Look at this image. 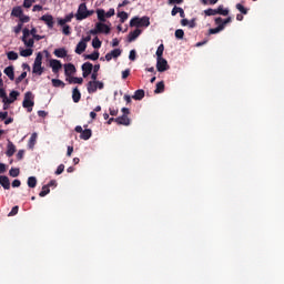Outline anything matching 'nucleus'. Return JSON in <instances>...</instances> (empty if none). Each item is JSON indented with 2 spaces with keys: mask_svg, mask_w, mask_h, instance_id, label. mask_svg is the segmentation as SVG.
Segmentation results:
<instances>
[{
  "mask_svg": "<svg viewBox=\"0 0 284 284\" xmlns=\"http://www.w3.org/2000/svg\"><path fill=\"white\" fill-rule=\"evenodd\" d=\"M223 29V24H220L219 27L214 28V29H210L209 30V34H219V32H221Z\"/></svg>",
  "mask_w": 284,
  "mask_h": 284,
  "instance_id": "473e14b6",
  "label": "nucleus"
},
{
  "mask_svg": "<svg viewBox=\"0 0 284 284\" xmlns=\"http://www.w3.org/2000/svg\"><path fill=\"white\" fill-rule=\"evenodd\" d=\"M106 19H110V17H114V9H110L106 13H104Z\"/></svg>",
  "mask_w": 284,
  "mask_h": 284,
  "instance_id": "13d9d810",
  "label": "nucleus"
},
{
  "mask_svg": "<svg viewBox=\"0 0 284 284\" xmlns=\"http://www.w3.org/2000/svg\"><path fill=\"white\" fill-rule=\"evenodd\" d=\"M20 57H32V49H24L20 51Z\"/></svg>",
  "mask_w": 284,
  "mask_h": 284,
  "instance_id": "58836bf2",
  "label": "nucleus"
},
{
  "mask_svg": "<svg viewBox=\"0 0 284 284\" xmlns=\"http://www.w3.org/2000/svg\"><path fill=\"white\" fill-rule=\"evenodd\" d=\"M37 133H32L30 140H29V148L32 150L34 148V144L37 143Z\"/></svg>",
  "mask_w": 284,
  "mask_h": 284,
  "instance_id": "7c9ffc66",
  "label": "nucleus"
},
{
  "mask_svg": "<svg viewBox=\"0 0 284 284\" xmlns=\"http://www.w3.org/2000/svg\"><path fill=\"white\" fill-rule=\"evenodd\" d=\"M8 150H7V156H13L14 152H17V149L12 142L9 141L8 143Z\"/></svg>",
  "mask_w": 284,
  "mask_h": 284,
  "instance_id": "4be33fe9",
  "label": "nucleus"
},
{
  "mask_svg": "<svg viewBox=\"0 0 284 284\" xmlns=\"http://www.w3.org/2000/svg\"><path fill=\"white\" fill-rule=\"evenodd\" d=\"M163 90H165V84L163 82H159L156 84V89H155V94H161V92H163Z\"/></svg>",
  "mask_w": 284,
  "mask_h": 284,
  "instance_id": "2f4dec72",
  "label": "nucleus"
},
{
  "mask_svg": "<svg viewBox=\"0 0 284 284\" xmlns=\"http://www.w3.org/2000/svg\"><path fill=\"white\" fill-rule=\"evenodd\" d=\"M129 59H130V61H135V59H136V51L131 50L130 54H129Z\"/></svg>",
  "mask_w": 284,
  "mask_h": 284,
  "instance_id": "864d4df0",
  "label": "nucleus"
},
{
  "mask_svg": "<svg viewBox=\"0 0 284 284\" xmlns=\"http://www.w3.org/2000/svg\"><path fill=\"white\" fill-rule=\"evenodd\" d=\"M118 125H130V118L128 115H122L115 119Z\"/></svg>",
  "mask_w": 284,
  "mask_h": 284,
  "instance_id": "ddd939ff",
  "label": "nucleus"
},
{
  "mask_svg": "<svg viewBox=\"0 0 284 284\" xmlns=\"http://www.w3.org/2000/svg\"><path fill=\"white\" fill-rule=\"evenodd\" d=\"M204 14H206V17H215L216 9H206L204 10Z\"/></svg>",
  "mask_w": 284,
  "mask_h": 284,
  "instance_id": "79ce46f5",
  "label": "nucleus"
},
{
  "mask_svg": "<svg viewBox=\"0 0 284 284\" xmlns=\"http://www.w3.org/2000/svg\"><path fill=\"white\" fill-rule=\"evenodd\" d=\"M53 88H65V83L59 79H52Z\"/></svg>",
  "mask_w": 284,
  "mask_h": 284,
  "instance_id": "cd10ccee",
  "label": "nucleus"
},
{
  "mask_svg": "<svg viewBox=\"0 0 284 284\" xmlns=\"http://www.w3.org/2000/svg\"><path fill=\"white\" fill-rule=\"evenodd\" d=\"M9 61H17L19 59V54L14 51H10L8 54H7Z\"/></svg>",
  "mask_w": 284,
  "mask_h": 284,
  "instance_id": "c756f323",
  "label": "nucleus"
},
{
  "mask_svg": "<svg viewBox=\"0 0 284 284\" xmlns=\"http://www.w3.org/2000/svg\"><path fill=\"white\" fill-rule=\"evenodd\" d=\"M215 12L216 14H222V17H227V14H230V11L227 9H223V6L215 9Z\"/></svg>",
  "mask_w": 284,
  "mask_h": 284,
  "instance_id": "bb28decb",
  "label": "nucleus"
},
{
  "mask_svg": "<svg viewBox=\"0 0 284 284\" xmlns=\"http://www.w3.org/2000/svg\"><path fill=\"white\" fill-rule=\"evenodd\" d=\"M168 60L160 58L156 62V70L158 72H165V70H169Z\"/></svg>",
  "mask_w": 284,
  "mask_h": 284,
  "instance_id": "0eeeda50",
  "label": "nucleus"
},
{
  "mask_svg": "<svg viewBox=\"0 0 284 284\" xmlns=\"http://www.w3.org/2000/svg\"><path fill=\"white\" fill-rule=\"evenodd\" d=\"M118 57H121V49H114L111 52L105 54L106 61H112V59H116Z\"/></svg>",
  "mask_w": 284,
  "mask_h": 284,
  "instance_id": "9b49d317",
  "label": "nucleus"
},
{
  "mask_svg": "<svg viewBox=\"0 0 284 284\" xmlns=\"http://www.w3.org/2000/svg\"><path fill=\"white\" fill-rule=\"evenodd\" d=\"M118 17H119L121 23H124L125 20L128 19V12L122 11V12L118 13Z\"/></svg>",
  "mask_w": 284,
  "mask_h": 284,
  "instance_id": "ea45409f",
  "label": "nucleus"
},
{
  "mask_svg": "<svg viewBox=\"0 0 284 284\" xmlns=\"http://www.w3.org/2000/svg\"><path fill=\"white\" fill-rule=\"evenodd\" d=\"M14 214H19V206H13L9 213V216H14Z\"/></svg>",
  "mask_w": 284,
  "mask_h": 284,
  "instance_id": "6e6d98bb",
  "label": "nucleus"
},
{
  "mask_svg": "<svg viewBox=\"0 0 284 284\" xmlns=\"http://www.w3.org/2000/svg\"><path fill=\"white\" fill-rule=\"evenodd\" d=\"M77 72V67L72 63L64 64V74L65 77H72Z\"/></svg>",
  "mask_w": 284,
  "mask_h": 284,
  "instance_id": "9d476101",
  "label": "nucleus"
},
{
  "mask_svg": "<svg viewBox=\"0 0 284 284\" xmlns=\"http://www.w3.org/2000/svg\"><path fill=\"white\" fill-rule=\"evenodd\" d=\"M143 97H145V91H143L142 89L136 90L134 95L132 97V99H134L135 101H141V99H143Z\"/></svg>",
  "mask_w": 284,
  "mask_h": 284,
  "instance_id": "b1692460",
  "label": "nucleus"
},
{
  "mask_svg": "<svg viewBox=\"0 0 284 284\" xmlns=\"http://www.w3.org/2000/svg\"><path fill=\"white\" fill-rule=\"evenodd\" d=\"M72 19H74V13H70V14L65 16L64 19H59L58 23H59V26H65V23H70V21H72Z\"/></svg>",
  "mask_w": 284,
  "mask_h": 284,
  "instance_id": "dca6fc26",
  "label": "nucleus"
},
{
  "mask_svg": "<svg viewBox=\"0 0 284 284\" xmlns=\"http://www.w3.org/2000/svg\"><path fill=\"white\" fill-rule=\"evenodd\" d=\"M90 136H92V130L90 129L83 130L82 133L80 134V139H82L83 141H88Z\"/></svg>",
  "mask_w": 284,
  "mask_h": 284,
  "instance_id": "5701e85b",
  "label": "nucleus"
},
{
  "mask_svg": "<svg viewBox=\"0 0 284 284\" xmlns=\"http://www.w3.org/2000/svg\"><path fill=\"white\" fill-rule=\"evenodd\" d=\"M47 194H50V189L44 185L42 187V191L40 192L39 196H47Z\"/></svg>",
  "mask_w": 284,
  "mask_h": 284,
  "instance_id": "a18cd8bd",
  "label": "nucleus"
},
{
  "mask_svg": "<svg viewBox=\"0 0 284 284\" xmlns=\"http://www.w3.org/2000/svg\"><path fill=\"white\" fill-rule=\"evenodd\" d=\"M40 21H44L48 28H54V18L51 14H44L40 18Z\"/></svg>",
  "mask_w": 284,
  "mask_h": 284,
  "instance_id": "1a4fd4ad",
  "label": "nucleus"
},
{
  "mask_svg": "<svg viewBox=\"0 0 284 284\" xmlns=\"http://www.w3.org/2000/svg\"><path fill=\"white\" fill-rule=\"evenodd\" d=\"M179 9H180V7H174L172 9V11H171L172 17H176V14H179Z\"/></svg>",
  "mask_w": 284,
  "mask_h": 284,
  "instance_id": "bf43d9fd",
  "label": "nucleus"
},
{
  "mask_svg": "<svg viewBox=\"0 0 284 284\" xmlns=\"http://www.w3.org/2000/svg\"><path fill=\"white\" fill-rule=\"evenodd\" d=\"M131 28H148L150 26V18L149 17H135L130 21Z\"/></svg>",
  "mask_w": 284,
  "mask_h": 284,
  "instance_id": "f03ea898",
  "label": "nucleus"
},
{
  "mask_svg": "<svg viewBox=\"0 0 284 284\" xmlns=\"http://www.w3.org/2000/svg\"><path fill=\"white\" fill-rule=\"evenodd\" d=\"M53 54H55V57H58L59 59H64V57H68V51L63 48L55 49Z\"/></svg>",
  "mask_w": 284,
  "mask_h": 284,
  "instance_id": "f3484780",
  "label": "nucleus"
},
{
  "mask_svg": "<svg viewBox=\"0 0 284 284\" xmlns=\"http://www.w3.org/2000/svg\"><path fill=\"white\" fill-rule=\"evenodd\" d=\"M20 185H21V181H19V180H14L12 182V187H19Z\"/></svg>",
  "mask_w": 284,
  "mask_h": 284,
  "instance_id": "0e129e2a",
  "label": "nucleus"
},
{
  "mask_svg": "<svg viewBox=\"0 0 284 284\" xmlns=\"http://www.w3.org/2000/svg\"><path fill=\"white\" fill-rule=\"evenodd\" d=\"M85 59H90L91 61H97L99 59V51H94L93 53L85 55Z\"/></svg>",
  "mask_w": 284,
  "mask_h": 284,
  "instance_id": "f704fd0d",
  "label": "nucleus"
},
{
  "mask_svg": "<svg viewBox=\"0 0 284 284\" xmlns=\"http://www.w3.org/2000/svg\"><path fill=\"white\" fill-rule=\"evenodd\" d=\"M0 119L2 120L8 119V112H0Z\"/></svg>",
  "mask_w": 284,
  "mask_h": 284,
  "instance_id": "338daca9",
  "label": "nucleus"
},
{
  "mask_svg": "<svg viewBox=\"0 0 284 284\" xmlns=\"http://www.w3.org/2000/svg\"><path fill=\"white\" fill-rule=\"evenodd\" d=\"M50 65L52 68V71L55 74H57V72H59L61 70V68H63V65L61 64V61H59V60H51Z\"/></svg>",
  "mask_w": 284,
  "mask_h": 284,
  "instance_id": "f8f14e48",
  "label": "nucleus"
},
{
  "mask_svg": "<svg viewBox=\"0 0 284 284\" xmlns=\"http://www.w3.org/2000/svg\"><path fill=\"white\" fill-rule=\"evenodd\" d=\"M74 152V148L68 146L67 156H72V153Z\"/></svg>",
  "mask_w": 284,
  "mask_h": 284,
  "instance_id": "e2e57ef3",
  "label": "nucleus"
},
{
  "mask_svg": "<svg viewBox=\"0 0 284 284\" xmlns=\"http://www.w3.org/2000/svg\"><path fill=\"white\" fill-rule=\"evenodd\" d=\"M22 32H23L22 41H23L24 45H27V48H32L34 45V40L33 39L28 40V37H30V30L23 29Z\"/></svg>",
  "mask_w": 284,
  "mask_h": 284,
  "instance_id": "423d86ee",
  "label": "nucleus"
},
{
  "mask_svg": "<svg viewBox=\"0 0 284 284\" xmlns=\"http://www.w3.org/2000/svg\"><path fill=\"white\" fill-rule=\"evenodd\" d=\"M11 14L12 17H17L19 19L23 14V9H21V7H14Z\"/></svg>",
  "mask_w": 284,
  "mask_h": 284,
  "instance_id": "393cba45",
  "label": "nucleus"
},
{
  "mask_svg": "<svg viewBox=\"0 0 284 284\" xmlns=\"http://www.w3.org/2000/svg\"><path fill=\"white\" fill-rule=\"evenodd\" d=\"M17 97H19V91H11L10 92V98L11 99H9L10 101H17Z\"/></svg>",
  "mask_w": 284,
  "mask_h": 284,
  "instance_id": "49530a36",
  "label": "nucleus"
},
{
  "mask_svg": "<svg viewBox=\"0 0 284 284\" xmlns=\"http://www.w3.org/2000/svg\"><path fill=\"white\" fill-rule=\"evenodd\" d=\"M72 99H73L74 103H79V101H81V92L79 91V88L73 89Z\"/></svg>",
  "mask_w": 284,
  "mask_h": 284,
  "instance_id": "412c9836",
  "label": "nucleus"
},
{
  "mask_svg": "<svg viewBox=\"0 0 284 284\" xmlns=\"http://www.w3.org/2000/svg\"><path fill=\"white\" fill-rule=\"evenodd\" d=\"M26 77H28V72H22L21 74H20V77H18L17 79H16V83L17 84H19V83H21V81H23V79H26Z\"/></svg>",
  "mask_w": 284,
  "mask_h": 284,
  "instance_id": "37998d69",
  "label": "nucleus"
},
{
  "mask_svg": "<svg viewBox=\"0 0 284 284\" xmlns=\"http://www.w3.org/2000/svg\"><path fill=\"white\" fill-rule=\"evenodd\" d=\"M0 99H2V103H14V100H10L3 89H0Z\"/></svg>",
  "mask_w": 284,
  "mask_h": 284,
  "instance_id": "6ab92c4d",
  "label": "nucleus"
},
{
  "mask_svg": "<svg viewBox=\"0 0 284 284\" xmlns=\"http://www.w3.org/2000/svg\"><path fill=\"white\" fill-rule=\"evenodd\" d=\"M184 36H185V32L183 31V29H178L175 31L176 39H183Z\"/></svg>",
  "mask_w": 284,
  "mask_h": 284,
  "instance_id": "c03bdc74",
  "label": "nucleus"
},
{
  "mask_svg": "<svg viewBox=\"0 0 284 284\" xmlns=\"http://www.w3.org/2000/svg\"><path fill=\"white\" fill-rule=\"evenodd\" d=\"M85 48H88V44L81 40L75 47V54H83V52H85Z\"/></svg>",
  "mask_w": 284,
  "mask_h": 284,
  "instance_id": "4468645a",
  "label": "nucleus"
},
{
  "mask_svg": "<svg viewBox=\"0 0 284 284\" xmlns=\"http://www.w3.org/2000/svg\"><path fill=\"white\" fill-rule=\"evenodd\" d=\"M141 34V30L140 29H135L133 32H130L128 36V41L129 43H132V41H135L136 38Z\"/></svg>",
  "mask_w": 284,
  "mask_h": 284,
  "instance_id": "2eb2a0df",
  "label": "nucleus"
},
{
  "mask_svg": "<svg viewBox=\"0 0 284 284\" xmlns=\"http://www.w3.org/2000/svg\"><path fill=\"white\" fill-rule=\"evenodd\" d=\"M21 30H23V23H19V24L14 28L16 34H19V32H21Z\"/></svg>",
  "mask_w": 284,
  "mask_h": 284,
  "instance_id": "4d7b16f0",
  "label": "nucleus"
},
{
  "mask_svg": "<svg viewBox=\"0 0 284 284\" xmlns=\"http://www.w3.org/2000/svg\"><path fill=\"white\" fill-rule=\"evenodd\" d=\"M62 32L63 34H65L67 37L70 36V26L64 24L62 28Z\"/></svg>",
  "mask_w": 284,
  "mask_h": 284,
  "instance_id": "3c124183",
  "label": "nucleus"
},
{
  "mask_svg": "<svg viewBox=\"0 0 284 284\" xmlns=\"http://www.w3.org/2000/svg\"><path fill=\"white\" fill-rule=\"evenodd\" d=\"M128 77H130V69L122 72V79H128Z\"/></svg>",
  "mask_w": 284,
  "mask_h": 284,
  "instance_id": "052dcab7",
  "label": "nucleus"
},
{
  "mask_svg": "<svg viewBox=\"0 0 284 284\" xmlns=\"http://www.w3.org/2000/svg\"><path fill=\"white\" fill-rule=\"evenodd\" d=\"M41 10H43V7L39 4L33 6V12H41Z\"/></svg>",
  "mask_w": 284,
  "mask_h": 284,
  "instance_id": "680f3d73",
  "label": "nucleus"
},
{
  "mask_svg": "<svg viewBox=\"0 0 284 284\" xmlns=\"http://www.w3.org/2000/svg\"><path fill=\"white\" fill-rule=\"evenodd\" d=\"M92 47L95 48V49L101 48V40H99L98 37H95V38L92 40Z\"/></svg>",
  "mask_w": 284,
  "mask_h": 284,
  "instance_id": "a19ab883",
  "label": "nucleus"
},
{
  "mask_svg": "<svg viewBox=\"0 0 284 284\" xmlns=\"http://www.w3.org/2000/svg\"><path fill=\"white\" fill-rule=\"evenodd\" d=\"M67 81L69 83H78L79 85H81V83H83V78H77V77H70V78H67Z\"/></svg>",
  "mask_w": 284,
  "mask_h": 284,
  "instance_id": "a878e982",
  "label": "nucleus"
},
{
  "mask_svg": "<svg viewBox=\"0 0 284 284\" xmlns=\"http://www.w3.org/2000/svg\"><path fill=\"white\" fill-rule=\"evenodd\" d=\"M236 9L240 10L242 12V14H247V9H245V7H243V4L237 3Z\"/></svg>",
  "mask_w": 284,
  "mask_h": 284,
  "instance_id": "09e8293b",
  "label": "nucleus"
},
{
  "mask_svg": "<svg viewBox=\"0 0 284 284\" xmlns=\"http://www.w3.org/2000/svg\"><path fill=\"white\" fill-rule=\"evenodd\" d=\"M99 21L105 22V10L99 9L97 10Z\"/></svg>",
  "mask_w": 284,
  "mask_h": 284,
  "instance_id": "c85d7f7f",
  "label": "nucleus"
},
{
  "mask_svg": "<svg viewBox=\"0 0 284 284\" xmlns=\"http://www.w3.org/2000/svg\"><path fill=\"white\" fill-rule=\"evenodd\" d=\"M94 11H89L88 6L85 3H81L78 8V12L75 13V19L78 21H83V19H88V17H92Z\"/></svg>",
  "mask_w": 284,
  "mask_h": 284,
  "instance_id": "f257e3e1",
  "label": "nucleus"
},
{
  "mask_svg": "<svg viewBox=\"0 0 284 284\" xmlns=\"http://www.w3.org/2000/svg\"><path fill=\"white\" fill-rule=\"evenodd\" d=\"M36 0H24L23 1V8H32V3H34Z\"/></svg>",
  "mask_w": 284,
  "mask_h": 284,
  "instance_id": "8fccbe9b",
  "label": "nucleus"
},
{
  "mask_svg": "<svg viewBox=\"0 0 284 284\" xmlns=\"http://www.w3.org/2000/svg\"><path fill=\"white\" fill-rule=\"evenodd\" d=\"M99 88V90H103V82H99V81H90L88 83V92L90 94L97 92V89Z\"/></svg>",
  "mask_w": 284,
  "mask_h": 284,
  "instance_id": "39448f33",
  "label": "nucleus"
},
{
  "mask_svg": "<svg viewBox=\"0 0 284 284\" xmlns=\"http://www.w3.org/2000/svg\"><path fill=\"white\" fill-rule=\"evenodd\" d=\"M101 28H103V26L101 24V22H98L95 24V29L90 30V34H99L100 33L99 31L101 30Z\"/></svg>",
  "mask_w": 284,
  "mask_h": 284,
  "instance_id": "c9c22d12",
  "label": "nucleus"
},
{
  "mask_svg": "<svg viewBox=\"0 0 284 284\" xmlns=\"http://www.w3.org/2000/svg\"><path fill=\"white\" fill-rule=\"evenodd\" d=\"M163 50H165V47H163V44H160L156 50L158 59H163Z\"/></svg>",
  "mask_w": 284,
  "mask_h": 284,
  "instance_id": "72a5a7b5",
  "label": "nucleus"
},
{
  "mask_svg": "<svg viewBox=\"0 0 284 284\" xmlns=\"http://www.w3.org/2000/svg\"><path fill=\"white\" fill-rule=\"evenodd\" d=\"M101 26L102 27H100V31L99 32L100 33L103 32L104 34H110V27H108V24L102 23V22H101Z\"/></svg>",
  "mask_w": 284,
  "mask_h": 284,
  "instance_id": "e433bc0d",
  "label": "nucleus"
},
{
  "mask_svg": "<svg viewBox=\"0 0 284 284\" xmlns=\"http://www.w3.org/2000/svg\"><path fill=\"white\" fill-rule=\"evenodd\" d=\"M0 185H2V187L8 190L10 187V179H8V176H6V175H1L0 176Z\"/></svg>",
  "mask_w": 284,
  "mask_h": 284,
  "instance_id": "aec40b11",
  "label": "nucleus"
},
{
  "mask_svg": "<svg viewBox=\"0 0 284 284\" xmlns=\"http://www.w3.org/2000/svg\"><path fill=\"white\" fill-rule=\"evenodd\" d=\"M17 159H18L19 161H21V159H23V150H20V151L18 152Z\"/></svg>",
  "mask_w": 284,
  "mask_h": 284,
  "instance_id": "69168bd1",
  "label": "nucleus"
},
{
  "mask_svg": "<svg viewBox=\"0 0 284 284\" xmlns=\"http://www.w3.org/2000/svg\"><path fill=\"white\" fill-rule=\"evenodd\" d=\"M10 176H12L13 179H16V176H19V169H11L9 171Z\"/></svg>",
  "mask_w": 284,
  "mask_h": 284,
  "instance_id": "de8ad7c7",
  "label": "nucleus"
},
{
  "mask_svg": "<svg viewBox=\"0 0 284 284\" xmlns=\"http://www.w3.org/2000/svg\"><path fill=\"white\" fill-rule=\"evenodd\" d=\"M4 74L10 79V81H14V68L13 67H7L4 69Z\"/></svg>",
  "mask_w": 284,
  "mask_h": 284,
  "instance_id": "a211bd4d",
  "label": "nucleus"
},
{
  "mask_svg": "<svg viewBox=\"0 0 284 284\" xmlns=\"http://www.w3.org/2000/svg\"><path fill=\"white\" fill-rule=\"evenodd\" d=\"M65 170V165L60 164L55 171V174H63V171Z\"/></svg>",
  "mask_w": 284,
  "mask_h": 284,
  "instance_id": "603ef678",
  "label": "nucleus"
},
{
  "mask_svg": "<svg viewBox=\"0 0 284 284\" xmlns=\"http://www.w3.org/2000/svg\"><path fill=\"white\" fill-rule=\"evenodd\" d=\"M6 172V164L0 163V174H3Z\"/></svg>",
  "mask_w": 284,
  "mask_h": 284,
  "instance_id": "774afa93",
  "label": "nucleus"
},
{
  "mask_svg": "<svg viewBox=\"0 0 284 284\" xmlns=\"http://www.w3.org/2000/svg\"><path fill=\"white\" fill-rule=\"evenodd\" d=\"M42 61H43V54L39 52L33 63V69H32L33 74H39V75L43 74V67H41Z\"/></svg>",
  "mask_w": 284,
  "mask_h": 284,
  "instance_id": "7ed1b4c3",
  "label": "nucleus"
},
{
  "mask_svg": "<svg viewBox=\"0 0 284 284\" xmlns=\"http://www.w3.org/2000/svg\"><path fill=\"white\" fill-rule=\"evenodd\" d=\"M19 19H20L21 23H28V21H30V17L23 16V13L21 14V17Z\"/></svg>",
  "mask_w": 284,
  "mask_h": 284,
  "instance_id": "5fc2aeb1",
  "label": "nucleus"
},
{
  "mask_svg": "<svg viewBox=\"0 0 284 284\" xmlns=\"http://www.w3.org/2000/svg\"><path fill=\"white\" fill-rule=\"evenodd\" d=\"M94 68V65H92V63L90 62H85L84 64H82V77L84 79H87V77H90V74H92V69Z\"/></svg>",
  "mask_w": 284,
  "mask_h": 284,
  "instance_id": "6e6552de",
  "label": "nucleus"
},
{
  "mask_svg": "<svg viewBox=\"0 0 284 284\" xmlns=\"http://www.w3.org/2000/svg\"><path fill=\"white\" fill-rule=\"evenodd\" d=\"M28 185H29V187H37V178L30 176L28 179Z\"/></svg>",
  "mask_w": 284,
  "mask_h": 284,
  "instance_id": "4c0bfd02",
  "label": "nucleus"
},
{
  "mask_svg": "<svg viewBox=\"0 0 284 284\" xmlns=\"http://www.w3.org/2000/svg\"><path fill=\"white\" fill-rule=\"evenodd\" d=\"M34 95H32V92L28 91L24 94V100L22 102V106L28 110V112H32V108H34Z\"/></svg>",
  "mask_w": 284,
  "mask_h": 284,
  "instance_id": "20e7f679",
  "label": "nucleus"
}]
</instances>
